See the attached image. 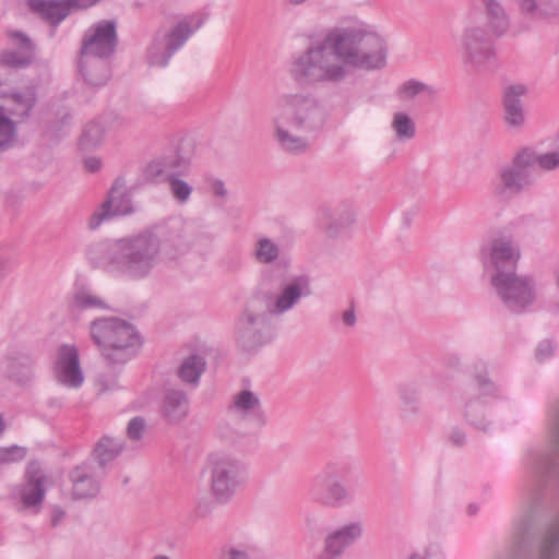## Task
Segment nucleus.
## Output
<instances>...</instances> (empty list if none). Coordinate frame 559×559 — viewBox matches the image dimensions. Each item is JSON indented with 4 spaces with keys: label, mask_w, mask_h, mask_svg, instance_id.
<instances>
[{
    "label": "nucleus",
    "mask_w": 559,
    "mask_h": 559,
    "mask_svg": "<svg viewBox=\"0 0 559 559\" xmlns=\"http://www.w3.org/2000/svg\"><path fill=\"white\" fill-rule=\"evenodd\" d=\"M117 44L114 21H102L88 29L83 39L80 58V70L85 82L93 86L107 83L110 78L107 59L114 55Z\"/></svg>",
    "instance_id": "5"
},
{
    "label": "nucleus",
    "mask_w": 559,
    "mask_h": 559,
    "mask_svg": "<svg viewBox=\"0 0 559 559\" xmlns=\"http://www.w3.org/2000/svg\"><path fill=\"white\" fill-rule=\"evenodd\" d=\"M133 212L130 193L123 178H117L111 186L105 201L88 218V228L97 229L105 221L115 216H124Z\"/></svg>",
    "instance_id": "12"
},
{
    "label": "nucleus",
    "mask_w": 559,
    "mask_h": 559,
    "mask_svg": "<svg viewBox=\"0 0 559 559\" xmlns=\"http://www.w3.org/2000/svg\"><path fill=\"white\" fill-rule=\"evenodd\" d=\"M146 428L145 419L138 416L132 418L127 426V436L132 441H139L144 436Z\"/></svg>",
    "instance_id": "46"
},
{
    "label": "nucleus",
    "mask_w": 559,
    "mask_h": 559,
    "mask_svg": "<svg viewBox=\"0 0 559 559\" xmlns=\"http://www.w3.org/2000/svg\"><path fill=\"white\" fill-rule=\"evenodd\" d=\"M531 183L527 173L512 165L502 167L492 180V192L497 198L509 199Z\"/></svg>",
    "instance_id": "22"
},
{
    "label": "nucleus",
    "mask_w": 559,
    "mask_h": 559,
    "mask_svg": "<svg viewBox=\"0 0 559 559\" xmlns=\"http://www.w3.org/2000/svg\"><path fill=\"white\" fill-rule=\"evenodd\" d=\"M483 252L489 255L496 273L515 270L521 257L519 247L507 236L493 238L484 247Z\"/></svg>",
    "instance_id": "18"
},
{
    "label": "nucleus",
    "mask_w": 559,
    "mask_h": 559,
    "mask_svg": "<svg viewBox=\"0 0 559 559\" xmlns=\"http://www.w3.org/2000/svg\"><path fill=\"white\" fill-rule=\"evenodd\" d=\"M10 378L17 382L34 380L35 361L28 356L14 358L10 364Z\"/></svg>",
    "instance_id": "36"
},
{
    "label": "nucleus",
    "mask_w": 559,
    "mask_h": 559,
    "mask_svg": "<svg viewBox=\"0 0 559 559\" xmlns=\"http://www.w3.org/2000/svg\"><path fill=\"white\" fill-rule=\"evenodd\" d=\"M252 255L258 263L272 264L280 257V247L267 237H259L254 243Z\"/></svg>",
    "instance_id": "35"
},
{
    "label": "nucleus",
    "mask_w": 559,
    "mask_h": 559,
    "mask_svg": "<svg viewBox=\"0 0 559 559\" xmlns=\"http://www.w3.org/2000/svg\"><path fill=\"white\" fill-rule=\"evenodd\" d=\"M540 559H559V522L548 530L542 545Z\"/></svg>",
    "instance_id": "40"
},
{
    "label": "nucleus",
    "mask_w": 559,
    "mask_h": 559,
    "mask_svg": "<svg viewBox=\"0 0 559 559\" xmlns=\"http://www.w3.org/2000/svg\"><path fill=\"white\" fill-rule=\"evenodd\" d=\"M159 412L165 421L177 425L188 417V397L181 390L167 389L163 393Z\"/></svg>",
    "instance_id": "23"
},
{
    "label": "nucleus",
    "mask_w": 559,
    "mask_h": 559,
    "mask_svg": "<svg viewBox=\"0 0 559 559\" xmlns=\"http://www.w3.org/2000/svg\"><path fill=\"white\" fill-rule=\"evenodd\" d=\"M408 559H428L426 554H413Z\"/></svg>",
    "instance_id": "58"
},
{
    "label": "nucleus",
    "mask_w": 559,
    "mask_h": 559,
    "mask_svg": "<svg viewBox=\"0 0 559 559\" xmlns=\"http://www.w3.org/2000/svg\"><path fill=\"white\" fill-rule=\"evenodd\" d=\"M90 333L103 356L114 364L130 360L141 345L135 328L115 317L95 319L91 322Z\"/></svg>",
    "instance_id": "7"
},
{
    "label": "nucleus",
    "mask_w": 559,
    "mask_h": 559,
    "mask_svg": "<svg viewBox=\"0 0 559 559\" xmlns=\"http://www.w3.org/2000/svg\"><path fill=\"white\" fill-rule=\"evenodd\" d=\"M27 449L20 445L0 447V465L20 462L25 459Z\"/></svg>",
    "instance_id": "45"
},
{
    "label": "nucleus",
    "mask_w": 559,
    "mask_h": 559,
    "mask_svg": "<svg viewBox=\"0 0 559 559\" xmlns=\"http://www.w3.org/2000/svg\"><path fill=\"white\" fill-rule=\"evenodd\" d=\"M124 450V440L119 437L103 436L93 447L91 457L99 468H106Z\"/></svg>",
    "instance_id": "26"
},
{
    "label": "nucleus",
    "mask_w": 559,
    "mask_h": 559,
    "mask_svg": "<svg viewBox=\"0 0 559 559\" xmlns=\"http://www.w3.org/2000/svg\"><path fill=\"white\" fill-rule=\"evenodd\" d=\"M435 93L436 91L432 86L417 80L406 81L399 90L400 97L404 99H412L420 94L432 96Z\"/></svg>",
    "instance_id": "41"
},
{
    "label": "nucleus",
    "mask_w": 559,
    "mask_h": 559,
    "mask_svg": "<svg viewBox=\"0 0 559 559\" xmlns=\"http://www.w3.org/2000/svg\"><path fill=\"white\" fill-rule=\"evenodd\" d=\"M322 40L346 69L377 70L386 63L385 41L368 25L336 26L328 29Z\"/></svg>",
    "instance_id": "3"
},
{
    "label": "nucleus",
    "mask_w": 559,
    "mask_h": 559,
    "mask_svg": "<svg viewBox=\"0 0 559 559\" xmlns=\"http://www.w3.org/2000/svg\"><path fill=\"white\" fill-rule=\"evenodd\" d=\"M209 490L211 498L198 499L197 512L204 516L213 510L214 503H227L246 483V466L235 454L213 452L206 460Z\"/></svg>",
    "instance_id": "4"
},
{
    "label": "nucleus",
    "mask_w": 559,
    "mask_h": 559,
    "mask_svg": "<svg viewBox=\"0 0 559 559\" xmlns=\"http://www.w3.org/2000/svg\"><path fill=\"white\" fill-rule=\"evenodd\" d=\"M93 73H94V74H97V73H98L97 69H95V68H94V69H93Z\"/></svg>",
    "instance_id": "62"
},
{
    "label": "nucleus",
    "mask_w": 559,
    "mask_h": 559,
    "mask_svg": "<svg viewBox=\"0 0 559 559\" xmlns=\"http://www.w3.org/2000/svg\"><path fill=\"white\" fill-rule=\"evenodd\" d=\"M312 499L321 507L335 508L350 499V490L341 477L329 471L317 475L311 489Z\"/></svg>",
    "instance_id": "13"
},
{
    "label": "nucleus",
    "mask_w": 559,
    "mask_h": 559,
    "mask_svg": "<svg viewBox=\"0 0 559 559\" xmlns=\"http://www.w3.org/2000/svg\"><path fill=\"white\" fill-rule=\"evenodd\" d=\"M260 407L259 396L248 389H242L233 395L229 409L240 416L255 412Z\"/></svg>",
    "instance_id": "31"
},
{
    "label": "nucleus",
    "mask_w": 559,
    "mask_h": 559,
    "mask_svg": "<svg viewBox=\"0 0 559 559\" xmlns=\"http://www.w3.org/2000/svg\"><path fill=\"white\" fill-rule=\"evenodd\" d=\"M66 511L60 506H53L51 510V525L58 526L66 519Z\"/></svg>",
    "instance_id": "49"
},
{
    "label": "nucleus",
    "mask_w": 559,
    "mask_h": 559,
    "mask_svg": "<svg viewBox=\"0 0 559 559\" xmlns=\"http://www.w3.org/2000/svg\"><path fill=\"white\" fill-rule=\"evenodd\" d=\"M100 0H67L70 11L72 9H87Z\"/></svg>",
    "instance_id": "50"
},
{
    "label": "nucleus",
    "mask_w": 559,
    "mask_h": 559,
    "mask_svg": "<svg viewBox=\"0 0 559 559\" xmlns=\"http://www.w3.org/2000/svg\"><path fill=\"white\" fill-rule=\"evenodd\" d=\"M491 285L504 306L513 312H520L535 299L534 284L531 278L519 276L515 270L495 273Z\"/></svg>",
    "instance_id": "11"
},
{
    "label": "nucleus",
    "mask_w": 559,
    "mask_h": 559,
    "mask_svg": "<svg viewBox=\"0 0 559 559\" xmlns=\"http://www.w3.org/2000/svg\"><path fill=\"white\" fill-rule=\"evenodd\" d=\"M342 320L345 325L354 326L356 324V313L354 308L346 309L342 314Z\"/></svg>",
    "instance_id": "52"
},
{
    "label": "nucleus",
    "mask_w": 559,
    "mask_h": 559,
    "mask_svg": "<svg viewBox=\"0 0 559 559\" xmlns=\"http://www.w3.org/2000/svg\"><path fill=\"white\" fill-rule=\"evenodd\" d=\"M71 498L87 500L95 498L100 491V480L95 476L93 467L84 462L69 473Z\"/></svg>",
    "instance_id": "21"
},
{
    "label": "nucleus",
    "mask_w": 559,
    "mask_h": 559,
    "mask_svg": "<svg viewBox=\"0 0 559 559\" xmlns=\"http://www.w3.org/2000/svg\"><path fill=\"white\" fill-rule=\"evenodd\" d=\"M362 531L360 522H352L328 534L324 538L323 550L318 556V559L337 558L347 546L360 538Z\"/></svg>",
    "instance_id": "20"
},
{
    "label": "nucleus",
    "mask_w": 559,
    "mask_h": 559,
    "mask_svg": "<svg viewBox=\"0 0 559 559\" xmlns=\"http://www.w3.org/2000/svg\"><path fill=\"white\" fill-rule=\"evenodd\" d=\"M493 36L483 28L481 23H469L462 34V56L465 66L472 70H485L496 63L497 53Z\"/></svg>",
    "instance_id": "10"
},
{
    "label": "nucleus",
    "mask_w": 559,
    "mask_h": 559,
    "mask_svg": "<svg viewBox=\"0 0 559 559\" xmlns=\"http://www.w3.org/2000/svg\"><path fill=\"white\" fill-rule=\"evenodd\" d=\"M12 269V262L9 255L0 252V278L4 277Z\"/></svg>",
    "instance_id": "51"
},
{
    "label": "nucleus",
    "mask_w": 559,
    "mask_h": 559,
    "mask_svg": "<svg viewBox=\"0 0 559 559\" xmlns=\"http://www.w3.org/2000/svg\"><path fill=\"white\" fill-rule=\"evenodd\" d=\"M253 547L242 540H229L223 544L218 551V559H253Z\"/></svg>",
    "instance_id": "37"
},
{
    "label": "nucleus",
    "mask_w": 559,
    "mask_h": 559,
    "mask_svg": "<svg viewBox=\"0 0 559 559\" xmlns=\"http://www.w3.org/2000/svg\"><path fill=\"white\" fill-rule=\"evenodd\" d=\"M186 247L179 234L165 237L159 229L144 230L95 243L88 250V258L96 267L112 276L143 281L162 262L176 259Z\"/></svg>",
    "instance_id": "1"
},
{
    "label": "nucleus",
    "mask_w": 559,
    "mask_h": 559,
    "mask_svg": "<svg viewBox=\"0 0 559 559\" xmlns=\"http://www.w3.org/2000/svg\"><path fill=\"white\" fill-rule=\"evenodd\" d=\"M527 94L524 84L509 85L503 93V121L509 129L521 130L526 123L523 97Z\"/></svg>",
    "instance_id": "19"
},
{
    "label": "nucleus",
    "mask_w": 559,
    "mask_h": 559,
    "mask_svg": "<svg viewBox=\"0 0 559 559\" xmlns=\"http://www.w3.org/2000/svg\"><path fill=\"white\" fill-rule=\"evenodd\" d=\"M213 192L217 197H225L227 191L225 189L224 182L221 180H217L213 185Z\"/></svg>",
    "instance_id": "54"
},
{
    "label": "nucleus",
    "mask_w": 559,
    "mask_h": 559,
    "mask_svg": "<svg viewBox=\"0 0 559 559\" xmlns=\"http://www.w3.org/2000/svg\"><path fill=\"white\" fill-rule=\"evenodd\" d=\"M69 307L73 313L92 309H108V306L99 296L84 288L76 289L73 293Z\"/></svg>",
    "instance_id": "30"
},
{
    "label": "nucleus",
    "mask_w": 559,
    "mask_h": 559,
    "mask_svg": "<svg viewBox=\"0 0 559 559\" xmlns=\"http://www.w3.org/2000/svg\"><path fill=\"white\" fill-rule=\"evenodd\" d=\"M5 430V423L3 417L0 415V435Z\"/></svg>",
    "instance_id": "59"
},
{
    "label": "nucleus",
    "mask_w": 559,
    "mask_h": 559,
    "mask_svg": "<svg viewBox=\"0 0 559 559\" xmlns=\"http://www.w3.org/2000/svg\"><path fill=\"white\" fill-rule=\"evenodd\" d=\"M311 294L309 283L305 278H297L286 284L273 301L265 299V312L271 316H282L299 304L302 297Z\"/></svg>",
    "instance_id": "17"
},
{
    "label": "nucleus",
    "mask_w": 559,
    "mask_h": 559,
    "mask_svg": "<svg viewBox=\"0 0 559 559\" xmlns=\"http://www.w3.org/2000/svg\"><path fill=\"white\" fill-rule=\"evenodd\" d=\"M289 5L299 7L305 4L308 0H285Z\"/></svg>",
    "instance_id": "56"
},
{
    "label": "nucleus",
    "mask_w": 559,
    "mask_h": 559,
    "mask_svg": "<svg viewBox=\"0 0 559 559\" xmlns=\"http://www.w3.org/2000/svg\"><path fill=\"white\" fill-rule=\"evenodd\" d=\"M478 384H488L489 379L487 378L486 372L481 373L477 377Z\"/></svg>",
    "instance_id": "57"
},
{
    "label": "nucleus",
    "mask_w": 559,
    "mask_h": 559,
    "mask_svg": "<svg viewBox=\"0 0 559 559\" xmlns=\"http://www.w3.org/2000/svg\"><path fill=\"white\" fill-rule=\"evenodd\" d=\"M537 167L542 170H554L559 167V151L538 154Z\"/></svg>",
    "instance_id": "47"
},
{
    "label": "nucleus",
    "mask_w": 559,
    "mask_h": 559,
    "mask_svg": "<svg viewBox=\"0 0 559 559\" xmlns=\"http://www.w3.org/2000/svg\"><path fill=\"white\" fill-rule=\"evenodd\" d=\"M206 361L199 355L187 357L179 367L178 376L187 383H197L205 371Z\"/></svg>",
    "instance_id": "33"
},
{
    "label": "nucleus",
    "mask_w": 559,
    "mask_h": 559,
    "mask_svg": "<svg viewBox=\"0 0 559 559\" xmlns=\"http://www.w3.org/2000/svg\"><path fill=\"white\" fill-rule=\"evenodd\" d=\"M29 9L46 20L51 26H58L69 14L67 0H27Z\"/></svg>",
    "instance_id": "27"
},
{
    "label": "nucleus",
    "mask_w": 559,
    "mask_h": 559,
    "mask_svg": "<svg viewBox=\"0 0 559 559\" xmlns=\"http://www.w3.org/2000/svg\"><path fill=\"white\" fill-rule=\"evenodd\" d=\"M102 166V162L97 157H88L85 159V167L88 171H97Z\"/></svg>",
    "instance_id": "53"
},
{
    "label": "nucleus",
    "mask_w": 559,
    "mask_h": 559,
    "mask_svg": "<svg viewBox=\"0 0 559 559\" xmlns=\"http://www.w3.org/2000/svg\"><path fill=\"white\" fill-rule=\"evenodd\" d=\"M555 353V346L550 341H543L538 344L535 356L540 362L549 359Z\"/></svg>",
    "instance_id": "48"
},
{
    "label": "nucleus",
    "mask_w": 559,
    "mask_h": 559,
    "mask_svg": "<svg viewBox=\"0 0 559 559\" xmlns=\"http://www.w3.org/2000/svg\"><path fill=\"white\" fill-rule=\"evenodd\" d=\"M391 128L400 141L411 140L416 133L414 121L404 112H395L393 115Z\"/></svg>",
    "instance_id": "39"
},
{
    "label": "nucleus",
    "mask_w": 559,
    "mask_h": 559,
    "mask_svg": "<svg viewBox=\"0 0 559 559\" xmlns=\"http://www.w3.org/2000/svg\"><path fill=\"white\" fill-rule=\"evenodd\" d=\"M104 138V126L98 121L90 122L85 126L80 138V146L83 150H93L102 144Z\"/></svg>",
    "instance_id": "38"
},
{
    "label": "nucleus",
    "mask_w": 559,
    "mask_h": 559,
    "mask_svg": "<svg viewBox=\"0 0 559 559\" xmlns=\"http://www.w3.org/2000/svg\"><path fill=\"white\" fill-rule=\"evenodd\" d=\"M202 22L194 17H185L170 31L158 32L147 48L146 61L150 67L165 68L171 57L187 43L190 36L200 28Z\"/></svg>",
    "instance_id": "9"
},
{
    "label": "nucleus",
    "mask_w": 559,
    "mask_h": 559,
    "mask_svg": "<svg viewBox=\"0 0 559 559\" xmlns=\"http://www.w3.org/2000/svg\"><path fill=\"white\" fill-rule=\"evenodd\" d=\"M151 559H171V558L167 555L158 554V555L153 556Z\"/></svg>",
    "instance_id": "60"
},
{
    "label": "nucleus",
    "mask_w": 559,
    "mask_h": 559,
    "mask_svg": "<svg viewBox=\"0 0 559 559\" xmlns=\"http://www.w3.org/2000/svg\"><path fill=\"white\" fill-rule=\"evenodd\" d=\"M10 37L12 43L17 46L19 49L3 51L0 59V66L13 69L28 66L34 57L33 43L22 32H12Z\"/></svg>",
    "instance_id": "25"
},
{
    "label": "nucleus",
    "mask_w": 559,
    "mask_h": 559,
    "mask_svg": "<svg viewBox=\"0 0 559 559\" xmlns=\"http://www.w3.org/2000/svg\"><path fill=\"white\" fill-rule=\"evenodd\" d=\"M538 154L528 147L520 150L512 160V166L527 173L528 169L537 167Z\"/></svg>",
    "instance_id": "43"
},
{
    "label": "nucleus",
    "mask_w": 559,
    "mask_h": 559,
    "mask_svg": "<svg viewBox=\"0 0 559 559\" xmlns=\"http://www.w3.org/2000/svg\"><path fill=\"white\" fill-rule=\"evenodd\" d=\"M29 9L46 20L51 26H58L69 14L67 0H27Z\"/></svg>",
    "instance_id": "28"
},
{
    "label": "nucleus",
    "mask_w": 559,
    "mask_h": 559,
    "mask_svg": "<svg viewBox=\"0 0 559 559\" xmlns=\"http://www.w3.org/2000/svg\"><path fill=\"white\" fill-rule=\"evenodd\" d=\"M190 164L191 154L181 146L162 159L151 162L145 168V176L151 180L160 176L166 179L185 176L189 173Z\"/></svg>",
    "instance_id": "16"
},
{
    "label": "nucleus",
    "mask_w": 559,
    "mask_h": 559,
    "mask_svg": "<svg viewBox=\"0 0 559 559\" xmlns=\"http://www.w3.org/2000/svg\"><path fill=\"white\" fill-rule=\"evenodd\" d=\"M520 5L534 17H549L559 12V0H521Z\"/></svg>",
    "instance_id": "34"
},
{
    "label": "nucleus",
    "mask_w": 559,
    "mask_h": 559,
    "mask_svg": "<svg viewBox=\"0 0 559 559\" xmlns=\"http://www.w3.org/2000/svg\"><path fill=\"white\" fill-rule=\"evenodd\" d=\"M347 73L345 66L334 60L322 39L294 56L289 67L292 79L302 85L338 83Z\"/></svg>",
    "instance_id": "6"
},
{
    "label": "nucleus",
    "mask_w": 559,
    "mask_h": 559,
    "mask_svg": "<svg viewBox=\"0 0 559 559\" xmlns=\"http://www.w3.org/2000/svg\"><path fill=\"white\" fill-rule=\"evenodd\" d=\"M48 483V475L37 464L29 463L26 468L25 483L19 490L22 508L37 513L45 499Z\"/></svg>",
    "instance_id": "14"
},
{
    "label": "nucleus",
    "mask_w": 559,
    "mask_h": 559,
    "mask_svg": "<svg viewBox=\"0 0 559 559\" xmlns=\"http://www.w3.org/2000/svg\"><path fill=\"white\" fill-rule=\"evenodd\" d=\"M413 394H414L413 390H406L403 392V396H408V395H413Z\"/></svg>",
    "instance_id": "61"
},
{
    "label": "nucleus",
    "mask_w": 559,
    "mask_h": 559,
    "mask_svg": "<svg viewBox=\"0 0 559 559\" xmlns=\"http://www.w3.org/2000/svg\"><path fill=\"white\" fill-rule=\"evenodd\" d=\"M325 119V109L312 93L282 94L273 109L274 140L285 153H306L311 146V136L323 128Z\"/></svg>",
    "instance_id": "2"
},
{
    "label": "nucleus",
    "mask_w": 559,
    "mask_h": 559,
    "mask_svg": "<svg viewBox=\"0 0 559 559\" xmlns=\"http://www.w3.org/2000/svg\"><path fill=\"white\" fill-rule=\"evenodd\" d=\"M265 299L259 295L252 297L240 316L236 340L245 350H254L269 342V314L265 312Z\"/></svg>",
    "instance_id": "8"
},
{
    "label": "nucleus",
    "mask_w": 559,
    "mask_h": 559,
    "mask_svg": "<svg viewBox=\"0 0 559 559\" xmlns=\"http://www.w3.org/2000/svg\"><path fill=\"white\" fill-rule=\"evenodd\" d=\"M452 439H453V441H454L456 444H460V443H462V441H463L464 437H463V435H462L461 432H459V431H457V432H454V433L452 435Z\"/></svg>",
    "instance_id": "55"
},
{
    "label": "nucleus",
    "mask_w": 559,
    "mask_h": 559,
    "mask_svg": "<svg viewBox=\"0 0 559 559\" xmlns=\"http://www.w3.org/2000/svg\"><path fill=\"white\" fill-rule=\"evenodd\" d=\"M170 186L173 197L180 203H186L192 193V187L179 177H170L166 179Z\"/></svg>",
    "instance_id": "44"
},
{
    "label": "nucleus",
    "mask_w": 559,
    "mask_h": 559,
    "mask_svg": "<svg viewBox=\"0 0 559 559\" xmlns=\"http://www.w3.org/2000/svg\"><path fill=\"white\" fill-rule=\"evenodd\" d=\"M355 221V213L353 210L346 211L345 215L338 213H331L328 210L322 211L320 222L326 229L330 237L337 235L340 228L349 227Z\"/></svg>",
    "instance_id": "32"
},
{
    "label": "nucleus",
    "mask_w": 559,
    "mask_h": 559,
    "mask_svg": "<svg viewBox=\"0 0 559 559\" xmlns=\"http://www.w3.org/2000/svg\"><path fill=\"white\" fill-rule=\"evenodd\" d=\"M16 135V123L0 109V150L10 147Z\"/></svg>",
    "instance_id": "42"
},
{
    "label": "nucleus",
    "mask_w": 559,
    "mask_h": 559,
    "mask_svg": "<svg viewBox=\"0 0 559 559\" xmlns=\"http://www.w3.org/2000/svg\"><path fill=\"white\" fill-rule=\"evenodd\" d=\"M53 373L61 384H82L84 382L80 354L75 345L63 344L58 348Z\"/></svg>",
    "instance_id": "15"
},
{
    "label": "nucleus",
    "mask_w": 559,
    "mask_h": 559,
    "mask_svg": "<svg viewBox=\"0 0 559 559\" xmlns=\"http://www.w3.org/2000/svg\"><path fill=\"white\" fill-rule=\"evenodd\" d=\"M36 102L35 92L28 88L22 93H14L7 99V105L0 107L9 118L24 119L32 111Z\"/></svg>",
    "instance_id": "29"
},
{
    "label": "nucleus",
    "mask_w": 559,
    "mask_h": 559,
    "mask_svg": "<svg viewBox=\"0 0 559 559\" xmlns=\"http://www.w3.org/2000/svg\"><path fill=\"white\" fill-rule=\"evenodd\" d=\"M483 1L486 7L485 14L475 16L471 23H481L483 28L496 38L502 36L510 26V21L504 9L496 0Z\"/></svg>",
    "instance_id": "24"
}]
</instances>
